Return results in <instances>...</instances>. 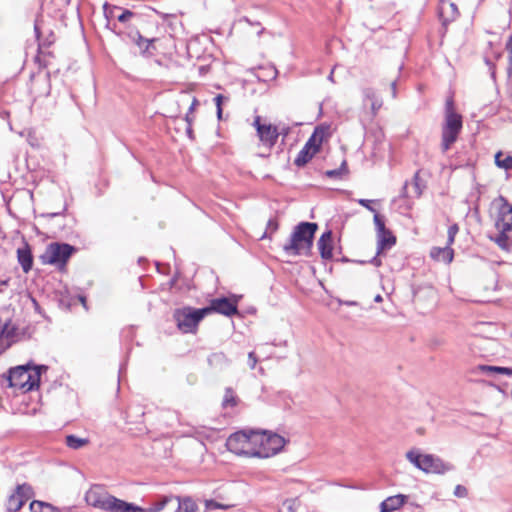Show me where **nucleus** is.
Segmentation results:
<instances>
[{
  "mask_svg": "<svg viewBox=\"0 0 512 512\" xmlns=\"http://www.w3.org/2000/svg\"><path fill=\"white\" fill-rule=\"evenodd\" d=\"M85 500L89 505L105 512H144L142 507L118 499L99 486L90 488L86 492Z\"/></svg>",
  "mask_w": 512,
  "mask_h": 512,
  "instance_id": "1",
  "label": "nucleus"
},
{
  "mask_svg": "<svg viewBox=\"0 0 512 512\" xmlns=\"http://www.w3.org/2000/svg\"><path fill=\"white\" fill-rule=\"evenodd\" d=\"M317 229L318 225L316 223H299L295 226L288 241L283 245V251L288 256L308 255L313 246V238Z\"/></svg>",
  "mask_w": 512,
  "mask_h": 512,
  "instance_id": "2",
  "label": "nucleus"
},
{
  "mask_svg": "<svg viewBox=\"0 0 512 512\" xmlns=\"http://www.w3.org/2000/svg\"><path fill=\"white\" fill-rule=\"evenodd\" d=\"M499 202L495 220L497 234L490 236V239L502 250L509 251L512 247V205L503 197H500Z\"/></svg>",
  "mask_w": 512,
  "mask_h": 512,
  "instance_id": "3",
  "label": "nucleus"
},
{
  "mask_svg": "<svg viewBox=\"0 0 512 512\" xmlns=\"http://www.w3.org/2000/svg\"><path fill=\"white\" fill-rule=\"evenodd\" d=\"M462 129V117L454 111L452 99L447 100L445 107V122L442 128V152H447L457 140Z\"/></svg>",
  "mask_w": 512,
  "mask_h": 512,
  "instance_id": "4",
  "label": "nucleus"
},
{
  "mask_svg": "<svg viewBox=\"0 0 512 512\" xmlns=\"http://www.w3.org/2000/svg\"><path fill=\"white\" fill-rule=\"evenodd\" d=\"M41 367L18 366L9 372V385L11 387L31 391L39 385Z\"/></svg>",
  "mask_w": 512,
  "mask_h": 512,
  "instance_id": "5",
  "label": "nucleus"
},
{
  "mask_svg": "<svg viewBox=\"0 0 512 512\" xmlns=\"http://www.w3.org/2000/svg\"><path fill=\"white\" fill-rule=\"evenodd\" d=\"M227 449L239 456L257 457L256 431H239L230 435L226 441Z\"/></svg>",
  "mask_w": 512,
  "mask_h": 512,
  "instance_id": "6",
  "label": "nucleus"
},
{
  "mask_svg": "<svg viewBox=\"0 0 512 512\" xmlns=\"http://www.w3.org/2000/svg\"><path fill=\"white\" fill-rule=\"evenodd\" d=\"M284 437L269 431H256L257 458H269L278 454L285 446Z\"/></svg>",
  "mask_w": 512,
  "mask_h": 512,
  "instance_id": "7",
  "label": "nucleus"
},
{
  "mask_svg": "<svg viewBox=\"0 0 512 512\" xmlns=\"http://www.w3.org/2000/svg\"><path fill=\"white\" fill-rule=\"evenodd\" d=\"M406 458L416 468L422 470L425 473L442 474L449 470L448 465L445 464L439 457L432 454H421L416 449L409 450L406 453Z\"/></svg>",
  "mask_w": 512,
  "mask_h": 512,
  "instance_id": "8",
  "label": "nucleus"
},
{
  "mask_svg": "<svg viewBox=\"0 0 512 512\" xmlns=\"http://www.w3.org/2000/svg\"><path fill=\"white\" fill-rule=\"evenodd\" d=\"M208 315V309H193L184 307L176 309L173 318L178 329L183 333H193L196 331L199 322Z\"/></svg>",
  "mask_w": 512,
  "mask_h": 512,
  "instance_id": "9",
  "label": "nucleus"
},
{
  "mask_svg": "<svg viewBox=\"0 0 512 512\" xmlns=\"http://www.w3.org/2000/svg\"><path fill=\"white\" fill-rule=\"evenodd\" d=\"M329 127L318 126L310 136L304 147L299 151L294 160V164L302 167L307 164L311 158L319 151L324 139L328 135Z\"/></svg>",
  "mask_w": 512,
  "mask_h": 512,
  "instance_id": "10",
  "label": "nucleus"
},
{
  "mask_svg": "<svg viewBox=\"0 0 512 512\" xmlns=\"http://www.w3.org/2000/svg\"><path fill=\"white\" fill-rule=\"evenodd\" d=\"M74 250L73 246L66 243H51L46 247L40 259L43 264L63 268Z\"/></svg>",
  "mask_w": 512,
  "mask_h": 512,
  "instance_id": "11",
  "label": "nucleus"
},
{
  "mask_svg": "<svg viewBox=\"0 0 512 512\" xmlns=\"http://www.w3.org/2000/svg\"><path fill=\"white\" fill-rule=\"evenodd\" d=\"M373 220L377 235V254L380 255L384 250L395 245L396 237L385 227V221L381 215L375 213Z\"/></svg>",
  "mask_w": 512,
  "mask_h": 512,
  "instance_id": "12",
  "label": "nucleus"
},
{
  "mask_svg": "<svg viewBox=\"0 0 512 512\" xmlns=\"http://www.w3.org/2000/svg\"><path fill=\"white\" fill-rule=\"evenodd\" d=\"M253 126L257 131V136L261 144L269 150L276 144L279 132L276 126L267 123H261V117L256 116Z\"/></svg>",
  "mask_w": 512,
  "mask_h": 512,
  "instance_id": "13",
  "label": "nucleus"
},
{
  "mask_svg": "<svg viewBox=\"0 0 512 512\" xmlns=\"http://www.w3.org/2000/svg\"><path fill=\"white\" fill-rule=\"evenodd\" d=\"M32 489L29 485H18L16 489L9 495L5 507L8 512L19 511L24 503L30 498Z\"/></svg>",
  "mask_w": 512,
  "mask_h": 512,
  "instance_id": "14",
  "label": "nucleus"
},
{
  "mask_svg": "<svg viewBox=\"0 0 512 512\" xmlns=\"http://www.w3.org/2000/svg\"><path fill=\"white\" fill-rule=\"evenodd\" d=\"M204 309H208V314L217 312L225 316H232L237 313L236 303L225 297L213 299L210 306Z\"/></svg>",
  "mask_w": 512,
  "mask_h": 512,
  "instance_id": "15",
  "label": "nucleus"
},
{
  "mask_svg": "<svg viewBox=\"0 0 512 512\" xmlns=\"http://www.w3.org/2000/svg\"><path fill=\"white\" fill-rule=\"evenodd\" d=\"M130 40L139 48L140 53L144 56H152L153 55V43L155 39H147L143 37L139 31H131L128 34Z\"/></svg>",
  "mask_w": 512,
  "mask_h": 512,
  "instance_id": "16",
  "label": "nucleus"
},
{
  "mask_svg": "<svg viewBox=\"0 0 512 512\" xmlns=\"http://www.w3.org/2000/svg\"><path fill=\"white\" fill-rule=\"evenodd\" d=\"M317 246L323 259H331L333 257V238L330 230L321 235Z\"/></svg>",
  "mask_w": 512,
  "mask_h": 512,
  "instance_id": "17",
  "label": "nucleus"
},
{
  "mask_svg": "<svg viewBox=\"0 0 512 512\" xmlns=\"http://www.w3.org/2000/svg\"><path fill=\"white\" fill-rule=\"evenodd\" d=\"M406 501L407 496L403 494L387 497L380 504V512H394L400 509L406 503Z\"/></svg>",
  "mask_w": 512,
  "mask_h": 512,
  "instance_id": "18",
  "label": "nucleus"
},
{
  "mask_svg": "<svg viewBox=\"0 0 512 512\" xmlns=\"http://www.w3.org/2000/svg\"><path fill=\"white\" fill-rule=\"evenodd\" d=\"M430 257L437 262L450 264L454 258V250L449 247H432L430 250Z\"/></svg>",
  "mask_w": 512,
  "mask_h": 512,
  "instance_id": "19",
  "label": "nucleus"
},
{
  "mask_svg": "<svg viewBox=\"0 0 512 512\" xmlns=\"http://www.w3.org/2000/svg\"><path fill=\"white\" fill-rule=\"evenodd\" d=\"M175 505L171 512H196L197 504L191 497L175 496Z\"/></svg>",
  "mask_w": 512,
  "mask_h": 512,
  "instance_id": "20",
  "label": "nucleus"
},
{
  "mask_svg": "<svg viewBox=\"0 0 512 512\" xmlns=\"http://www.w3.org/2000/svg\"><path fill=\"white\" fill-rule=\"evenodd\" d=\"M18 262L25 273L29 272L33 265V257L29 247L26 245L24 248L17 250Z\"/></svg>",
  "mask_w": 512,
  "mask_h": 512,
  "instance_id": "21",
  "label": "nucleus"
},
{
  "mask_svg": "<svg viewBox=\"0 0 512 512\" xmlns=\"http://www.w3.org/2000/svg\"><path fill=\"white\" fill-rule=\"evenodd\" d=\"M479 372L484 374H502L509 377H512V368L509 367H501V366H490V365H479L476 368Z\"/></svg>",
  "mask_w": 512,
  "mask_h": 512,
  "instance_id": "22",
  "label": "nucleus"
},
{
  "mask_svg": "<svg viewBox=\"0 0 512 512\" xmlns=\"http://www.w3.org/2000/svg\"><path fill=\"white\" fill-rule=\"evenodd\" d=\"M65 444L70 449L78 450L87 446L89 444V439L80 438L76 435L70 434L65 437Z\"/></svg>",
  "mask_w": 512,
  "mask_h": 512,
  "instance_id": "23",
  "label": "nucleus"
},
{
  "mask_svg": "<svg viewBox=\"0 0 512 512\" xmlns=\"http://www.w3.org/2000/svg\"><path fill=\"white\" fill-rule=\"evenodd\" d=\"M364 99L369 100L371 102V109L373 114H376L377 111L382 106V101L376 95V92L372 88H366L363 91Z\"/></svg>",
  "mask_w": 512,
  "mask_h": 512,
  "instance_id": "24",
  "label": "nucleus"
},
{
  "mask_svg": "<svg viewBox=\"0 0 512 512\" xmlns=\"http://www.w3.org/2000/svg\"><path fill=\"white\" fill-rule=\"evenodd\" d=\"M30 511L31 512H59L56 508L48 503H44L41 501H32L30 503Z\"/></svg>",
  "mask_w": 512,
  "mask_h": 512,
  "instance_id": "25",
  "label": "nucleus"
},
{
  "mask_svg": "<svg viewBox=\"0 0 512 512\" xmlns=\"http://www.w3.org/2000/svg\"><path fill=\"white\" fill-rule=\"evenodd\" d=\"M104 10V16L107 20V26L110 25L111 20L117 19L118 13L121 10V7L115 6V5H109L108 3H105L103 6Z\"/></svg>",
  "mask_w": 512,
  "mask_h": 512,
  "instance_id": "26",
  "label": "nucleus"
},
{
  "mask_svg": "<svg viewBox=\"0 0 512 512\" xmlns=\"http://www.w3.org/2000/svg\"><path fill=\"white\" fill-rule=\"evenodd\" d=\"M238 403V398L232 388H226L223 398L222 406L224 408L235 407Z\"/></svg>",
  "mask_w": 512,
  "mask_h": 512,
  "instance_id": "27",
  "label": "nucleus"
},
{
  "mask_svg": "<svg viewBox=\"0 0 512 512\" xmlns=\"http://www.w3.org/2000/svg\"><path fill=\"white\" fill-rule=\"evenodd\" d=\"M214 434V430L212 428L206 426H195L192 427V435H197L204 438H210Z\"/></svg>",
  "mask_w": 512,
  "mask_h": 512,
  "instance_id": "28",
  "label": "nucleus"
},
{
  "mask_svg": "<svg viewBox=\"0 0 512 512\" xmlns=\"http://www.w3.org/2000/svg\"><path fill=\"white\" fill-rule=\"evenodd\" d=\"M502 153L498 152L495 155V163L498 167L504 168V169H510L512 168V157L507 156L505 159L501 160Z\"/></svg>",
  "mask_w": 512,
  "mask_h": 512,
  "instance_id": "29",
  "label": "nucleus"
},
{
  "mask_svg": "<svg viewBox=\"0 0 512 512\" xmlns=\"http://www.w3.org/2000/svg\"><path fill=\"white\" fill-rule=\"evenodd\" d=\"M174 499H176V498H175V496H173V495H170V496H163V497H161V498H160V500H159V501H157L154 505H155L157 508H159V511L161 512V511H163V510L166 508V506H168L169 504L173 503V502H174Z\"/></svg>",
  "mask_w": 512,
  "mask_h": 512,
  "instance_id": "30",
  "label": "nucleus"
},
{
  "mask_svg": "<svg viewBox=\"0 0 512 512\" xmlns=\"http://www.w3.org/2000/svg\"><path fill=\"white\" fill-rule=\"evenodd\" d=\"M228 98L223 96L222 94H218L215 96L214 98V103L216 105V108H217V117L218 119H221L222 118V104L224 101H227Z\"/></svg>",
  "mask_w": 512,
  "mask_h": 512,
  "instance_id": "31",
  "label": "nucleus"
},
{
  "mask_svg": "<svg viewBox=\"0 0 512 512\" xmlns=\"http://www.w3.org/2000/svg\"><path fill=\"white\" fill-rule=\"evenodd\" d=\"M119 12L120 13H118L117 20L121 23L128 22L134 16V13L128 9L121 8Z\"/></svg>",
  "mask_w": 512,
  "mask_h": 512,
  "instance_id": "32",
  "label": "nucleus"
},
{
  "mask_svg": "<svg viewBox=\"0 0 512 512\" xmlns=\"http://www.w3.org/2000/svg\"><path fill=\"white\" fill-rule=\"evenodd\" d=\"M506 49L508 52V60H509L507 72L509 75H512V36L509 38V41L507 42Z\"/></svg>",
  "mask_w": 512,
  "mask_h": 512,
  "instance_id": "33",
  "label": "nucleus"
},
{
  "mask_svg": "<svg viewBox=\"0 0 512 512\" xmlns=\"http://www.w3.org/2000/svg\"><path fill=\"white\" fill-rule=\"evenodd\" d=\"M454 495L458 498H465L468 495V490L463 485H457L454 489Z\"/></svg>",
  "mask_w": 512,
  "mask_h": 512,
  "instance_id": "34",
  "label": "nucleus"
},
{
  "mask_svg": "<svg viewBox=\"0 0 512 512\" xmlns=\"http://www.w3.org/2000/svg\"><path fill=\"white\" fill-rule=\"evenodd\" d=\"M205 506L208 510H215V509H226L227 506H224L214 500H206Z\"/></svg>",
  "mask_w": 512,
  "mask_h": 512,
  "instance_id": "35",
  "label": "nucleus"
},
{
  "mask_svg": "<svg viewBox=\"0 0 512 512\" xmlns=\"http://www.w3.org/2000/svg\"><path fill=\"white\" fill-rule=\"evenodd\" d=\"M374 202V200H369V199H359L358 200V203L365 207L366 209H368L369 211L371 212H374V214L376 213L375 209L372 207V203Z\"/></svg>",
  "mask_w": 512,
  "mask_h": 512,
  "instance_id": "36",
  "label": "nucleus"
},
{
  "mask_svg": "<svg viewBox=\"0 0 512 512\" xmlns=\"http://www.w3.org/2000/svg\"><path fill=\"white\" fill-rule=\"evenodd\" d=\"M258 362V359L254 352H250L248 354V365L251 369H254L256 367V364Z\"/></svg>",
  "mask_w": 512,
  "mask_h": 512,
  "instance_id": "37",
  "label": "nucleus"
},
{
  "mask_svg": "<svg viewBox=\"0 0 512 512\" xmlns=\"http://www.w3.org/2000/svg\"><path fill=\"white\" fill-rule=\"evenodd\" d=\"M293 502L290 500H287L282 505V511L281 512H295L293 509Z\"/></svg>",
  "mask_w": 512,
  "mask_h": 512,
  "instance_id": "38",
  "label": "nucleus"
},
{
  "mask_svg": "<svg viewBox=\"0 0 512 512\" xmlns=\"http://www.w3.org/2000/svg\"><path fill=\"white\" fill-rule=\"evenodd\" d=\"M459 231V227L457 224H453L448 228L447 235H451V237H456Z\"/></svg>",
  "mask_w": 512,
  "mask_h": 512,
  "instance_id": "39",
  "label": "nucleus"
},
{
  "mask_svg": "<svg viewBox=\"0 0 512 512\" xmlns=\"http://www.w3.org/2000/svg\"><path fill=\"white\" fill-rule=\"evenodd\" d=\"M267 229L270 230L272 233L275 232L278 229L277 222L273 219H270L267 224Z\"/></svg>",
  "mask_w": 512,
  "mask_h": 512,
  "instance_id": "40",
  "label": "nucleus"
},
{
  "mask_svg": "<svg viewBox=\"0 0 512 512\" xmlns=\"http://www.w3.org/2000/svg\"><path fill=\"white\" fill-rule=\"evenodd\" d=\"M417 179H418V173L414 177V180H415L414 188H415V195H416V197H419L421 195V190L419 188V184L417 182Z\"/></svg>",
  "mask_w": 512,
  "mask_h": 512,
  "instance_id": "41",
  "label": "nucleus"
},
{
  "mask_svg": "<svg viewBox=\"0 0 512 512\" xmlns=\"http://www.w3.org/2000/svg\"><path fill=\"white\" fill-rule=\"evenodd\" d=\"M378 256H379V255H378V254H376V256H375V257H373V258L370 260V263H371L372 265L376 266V267H379V266H381V264H382V262H381V260H380V258H379Z\"/></svg>",
  "mask_w": 512,
  "mask_h": 512,
  "instance_id": "42",
  "label": "nucleus"
},
{
  "mask_svg": "<svg viewBox=\"0 0 512 512\" xmlns=\"http://www.w3.org/2000/svg\"><path fill=\"white\" fill-rule=\"evenodd\" d=\"M340 174L339 170H329L326 172V175L329 177H336Z\"/></svg>",
  "mask_w": 512,
  "mask_h": 512,
  "instance_id": "43",
  "label": "nucleus"
},
{
  "mask_svg": "<svg viewBox=\"0 0 512 512\" xmlns=\"http://www.w3.org/2000/svg\"><path fill=\"white\" fill-rule=\"evenodd\" d=\"M455 241V237H451V235H447V243L446 246L451 247Z\"/></svg>",
  "mask_w": 512,
  "mask_h": 512,
  "instance_id": "44",
  "label": "nucleus"
},
{
  "mask_svg": "<svg viewBox=\"0 0 512 512\" xmlns=\"http://www.w3.org/2000/svg\"><path fill=\"white\" fill-rule=\"evenodd\" d=\"M449 7L451 8V10L453 11V13H454L455 15H458V14H459V13H458V9H457L456 4H454V3H450V4H449Z\"/></svg>",
  "mask_w": 512,
  "mask_h": 512,
  "instance_id": "45",
  "label": "nucleus"
},
{
  "mask_svg": "<svg viewBox=\"0 0 512 512\" xmlns=\"http://www.w3.org/2000/svg\"><path fill=\"white\" fill-rule=\"evenodd\" d=\"M197 104H198V101H197V99L194 98L192 103H191V105H190V107H189V112H192L195 109Z\"/></svg>",
  "mask_w": 512,
  "mask_h": 512,
  "instance_id": "46",
  "label": "nucleus"
},
{
  "mask_svg": "<svg viewBox=\"0 0 512 512\" xmlns=\"http://www.w3.org/2000/svg\"><path fill=\"white\" fill-rule=\"evenodd\" d=\"M143 510H144V512H160L159 508H157L154 504L149 509H147V510L143 509Z\"/></svg>",
  "mask_w": 512,
  "mask_h": 512,
  "instance_id": "47",
  "label": "nucleus"
},
{
  "mask_svg": "<svg viewBox=\"0 0 512 512\" xmlns=\"http://www.w3.org/2000/svg\"><path fill=\"white\" fill-rule=\"evenodd\" d=\"M34 31H35V34H36L37 39H39V36H40V28H39L38 23H35V25H34Z\"/></svg>",
  "mask_w": 512,
  "mask_h": 512,
  "instance_id": "48",
  "label": "nucleus"
},
{
  "mask_svg": "<svg viewBox=\"0 0 512 512\" xmlns=\"http://www.w3.org/2000/svg\"><path fill=\"white\" fill-rule=\"evenodd\" d=\"M391 90H392V96L395 98L396 97V82L393 81L391 83Z\"/></svg>",
  "mask_w": 512,
  "mask_h": 512,
  "instance_id": "49",
  "label": "nucleus"
},
{
  "mask_svg": "<svg viewBox=\"0 0 512 512\" xmlns=\"http://www.w3.org/2000/svg\"><path fill=\"white\" fill-rule=\"evenodd\" d=\"M185 119L188 122V124L191 125V117L189 116V114L186 115Z\"/></svg>",
  "mask_w": 512,
  "mask_h": 512,
  "instance_id": "50",
  "label": "nucleus"
},
{
  "mask_svg": "<svg viewBox=\"0 0 512 512\" xmlns=\"http://www.w3.org/2000/svg\"><path fill=\"white\" fill-rule=\"evenodd\" d=\"M187 133L191 137V135H192L191 125L188 126Z\"/></svg>",
  "mask_w": 512,
  "mask_h": 512,
  "instance_id": "51",
  "label": "nucleus"
},
{
  "mask_svg": "<svg viewBox=\"0 0 512 512\" xmlns=\"http://www.w3.org/2000/svg\"><path fill=\"white\" fill-rule=\"evenodd\" d=\"M381 300H382V297H381L380 295H377V296L375 297V301H376V302H380Z\"/></svg>",
  "mask_w": 512,
  "mask_h": 512,
  "instance_id": "52",
  "label": "nucleus"
},
{
  "mask_svg": "<svg viewBox=\"0 0 512 512\" xmlns=\"http://www.w3.org/2000/svg\"><path fill=\"white\" fill-rule=\"evenodd\" d=\"M328 79H329L330 81H333V71H332V72L330 73V75L328 76Z\"/></svg>",
  "mask_w": 512,
  "mask_h": 512,
  "instance_id": "53",
  "label": "nucleus"
},
{
  "mask_svg": "<svg viewBox=\"0 0 512 512\" xmlns=\"http://www.w3.org/2000/svg\"><path fill=\"white\" fill-rule=\"evenodd\" d=\"M6 329H7V325H5V327L3 328V330H2V334H5V333H6Z\"/></svg>",
  "mask_w": 512,
  "mask_h": 512,
  "instance_id": "54",
  "label": "nucleus"
}]
</instances>
